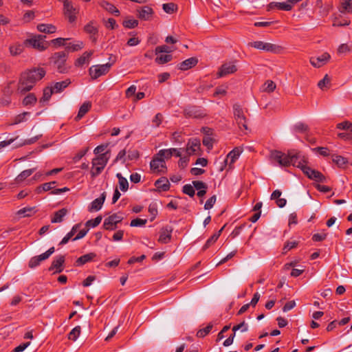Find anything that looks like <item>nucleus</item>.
I'll use <instances>...</instances> for the list:
<instances>
[{
	"label": "nucleus",
	"instance_id": "nucleus-1",
	"mask_svg": "<svg viewBox=\"0 0 352 352\" xmlns=\"http://www.w3.org/2000/svg\"><path fill=\"white\" fill-rule=\"evenodd\" d=\"M45 74L43 69H34L23 73L20 78L18 91L24 94L32 89L35 82L41 79Z\"/></svg>",
	"mask_w": 352,
	"mask_h": 352
},
{
	"label": "nucleus",
	"instance_id": "nucleus-2",
	"mask_svg": "<svg viewBox=\"0 0 352 352\" xmlns=\"http://www.w3.org/2000/svg\"><path fill=\"white\" fill-rule=\"evenodd\" d=\"M300 157L298 155H293L292 152L285 154L280 151L272 150L270 151V158L278 164L280 166H288L294 165V160Z\"/></svg>",
	"mask_w": 352,
	"mask_h": 352
},
{
	"label": "nucleus",
	"instance_id": "nucleus-3",
	"mask_svg": "<svg viewBox=\"0 0 352 352\" xmlns=\"http://www.w3.org/2000/svg\"><path fill=\"white\" fill-rule=\"evenodd\" d=\"M46 36L43 35H36L31 38L27 39L25 43H29L33 47L43 51L47 48V43L45 42Z\"/></svg>",
	"mask_w": 352,
	"mask_h": 352
},
{
	"label": "nucleus",
	"instance_id": "nucleus-4",
	"mask_svg": "<svg viewBox=\"0 0 352 352\" xmlns=\"http://www.w3.org/2000/svg\"><path fill=\"white\" fill-rule=\"evenodd\" d=\"M111 65V63H106L91 66L89 69V74L93 78H97L105 74L109 71Z\"/></svg>",
	"mask_w": 352,
	"mask_h": 352
},
{
	"label": "nucleus",
	"instance_id": "nucleus-5",
	"mask_svg": "<svg viewBox=\"0 0 352 352\" xmlns=\"http://www.w3.org/2000/svg\"><path fill=\"white\" fill-rule=\"evenodd\" d=\"M66 57L67 54L63 52H56L52 56V60L57 66V69L60 73L65 72L66 69L64 67V64L66 61Z\"/></svg>",
	"mask_w": 352,
	"mask_h": 352
},
{
	"label": "nucleus",
	"instance_id": "nucleus-6",
	"mask_svg": "<svg viewBox=\"0 0 352 352\" xmlns=\"http://www.w3.org/2000/svg\"><path fill=\"white\" fill-rule=\"evenodd\" d=\"M304 174L310 179L318 182H325L326 177L319 171L309 167H304Z\"/></svg>",
	"mask_w": 352,
	"mask_h": 352
},
{
	"label": "nucleus",
	"instance_id": "nucleus-7",
	"mask_svg": "<svg viewBox=\"0 0 352 352\" xmlns=\"http://www.w3.org/2000/svg\"><path fill=\"white\" fill-rule=\"evenodd\" d=\"M122 220V217L117 214H113L104 219L103 227L106 230H113L116 228L118 223Z\"/></svg>",
	"mask_w": 352,
	"mask_h": 352
},
{
	"label": "nucleus",
	"instance_id": "nucleus-8",
	"mask_svg": "<svg viewBox=\"0 0 352 352\" xmlns=\"http://www.w3.org/2000/svg\"><path fill=\"white\" fill-rule=\"evenodd\" d=\"M237 70L235 62H228L223 64L217 74L219 78L226 76L228 74H233Z\"/></svg>",
	"mask_w": 352,
	"mask_h": 352
},
{
	"label": "nucleus",
	"instance_id": "nucleus-9",
	"mask_svg": "<svg viewBox=\"0 0 352 352\" xmlns=\"http://www.w3.org/2000/svg\"><path fill=\"white\" fill-rule=\"evenodd\" d=\"M64 13L65 15L68 18L69 22L72 23L76 20V14L77 10L70 1H64Z\"/></svg>",
	"mask_w": 352,
	"mask_h": 352
},
{
	"label": "nucleus",
	"instance_id": "nucleus-10",
	"mask_svg": "<svg viewBox=\"0 0 352 352\" xmlns=\"http://www.w3.org/2000/svg\"><path fill=\"white\" fill-rule=\"evenodd\" d=\"M249 45L258 50H261L266 52H275L277 48L275 45L269 43H264L262 41H255L250 43Z\"/></svg>",
	"mask_w": 352,
	"mask_h": 352
},
{
	"label": "nucleus",
	"instance_id": "nucleus-11",
	"mask_svg": "<svg viewBox=\"0 0 352 352\" xmlns=\"http://www.w3.org/2000/svg\"><path fill=\"white\" fill-rule=\"evenodd\" d=\"M109 157L110 155L109 151H106L105 153H102L99 155L98 157L94 158L92 160V165L93 166H102V169H104Z\"/></svg>",
	"mask_w": 352,
	"mask_h": 352
},
{
	"label": "nucleus",
	"instance_id": "nucleus-12",
	"mask_svg": "<svg viewBox=\"0 0 352 352\" xmlns=\"http://www.w3.org/2000/svg\"><path fill=\"white\" fill-rule=\"evenodd\" d=\"M107 194L105 192H102L99 198L94 199L89 206V211H98L100 210L105 201Z\"/></svg>",
	"mask_w": 352,
	"mask_h": 352
},
{
	"label": "nucleus",
	"instance_id": "nucleus-13",
	"mask_svg": "<svg viewBox=\"0 0 352 352\" xmlns=\"http://www.w3.org/2000/svg\"><path fill=\"white\" fill-rule=\"evenodd\" d=\"M331 58V56L328 53H324L321 56L317 58L311 57L310 58L311 64L315 67H320L322 65L325 64Z\"/></svg>",
	"mask_w": 352,
	"mask_h": 352
},
{
	"label": "nucleus",
	"instance_id": "nucleus-14",
	"mask_svg": "<svg viewBox=\"0 0 352 352\" xmlns=\"http://www.w3.org/2000/svg\"><path fill=\"white\" fill-rule=\"evenodd\" d=\"M201 146L200 141L197 139H191L188 143L186 152L188 155L195 154Z\"/></svg>",
	"mask_w": 352,
	"mask_h": 352
},
{
	"label": "nucleus",
	"instance_id": "nucleus-15",
	"mask_svg": "<svg viewBox=\"0 0 352 352\" xmlns=\"http://www.w3.org/2000/svg\"><path fill=\"white\" fill-rule=\"evenodd\" d=\"M240 153L241 152L236 148L231 151L223 161L224 166L229 164L230 167L231 168L232 164L234 163V162L238 159Z\"/></svg>",
	"mask_w": 352,
	"mask_h": 352
},
{
	"label": "nucleus",
	"instance_id": "nucleus-16",
	"mask_svg": "<svg viewBox=\"0 0 352 352\" xmlns=\"http://www.w3.org/2000/svg\"><path fill=\"white\" fill-rule=\"evenodd\" d=\"M173 228L170 226H166L160 232L159 241L162 243H166L171 238V232Z\"/></svg>",
	"mask_w": 352,
	"mask_h": 352
},
{
	"label": "nucleus",
	"instance_id": "nucleus-17",
	"mask_svg": "<svg viewBox=\"0 0 352 352\" xmlns=\"http://www.w3.org/2000/svg\"><path fill=\"white\" fill-rule=\"evenodd\" d=\"M65 261V257L63 256H58L52 262V266L50 270L56 269V273H60L63 270V264Z\"/></svg>",
	"mask_w": 352,
	"mask_h": 352
},
{
	"label": "nucleus",
	"instance_id": "nucleus-18",
	"mask_svg": "<svg viewBox=\"0 0 352 352\" xmlns=\"http://www.w3.org/2000/svg\"><path fill=\"white\" fill-rule=\"evenodd\" d=\"M150 166L153 170L160 171V168H165V162L162 157L156 155L151 162Z\"/></svg>",
	"mask_w": 352,
	"mask_h": 352
},
{
	"label": "nucleus",
	"instance_id": "nucleus-19",
	"mask_svg": "<svg viewBox=\"0 0 352 352\" xmlns=\"http://www.w3.org/2000/svg\"><path fill=\"white\" fill-rule=\"evenodd\" d=\"M198 60L196 58L192 57L188 58L179 64V68L181 70H187L197 63Z\"/></svg>",
	"mask_w": 352,
	"mask_h": 352
},
{
	"label": "nucleus",
	"instance_id": "nucleus-20",
	"mask_svg": "<svg viewBox=\"0 0 352 352\" xmlns=\"http://www.w3.org/2000/svg\"><path fill=\"white\" fill-rule=\"evenodd\" d=\"M91 107V104L90 102H84L80 107L78 115L75 118V120L77 121L80 120L88 112Z\"/></svg>",
	"mask_w": 352,
	"mask_h": 352
},
{
	"label": "nucleus",
	"instance_id": "nucleus-21",
	"mask_svg": "<svg viewBox=\"0 0 352 352\" xmlns=\"http://www.w3.org/2000/svg\"><path fill=\"white\" fill-rule=\"evenodd\" d=\"M271 8H276L279 10L289 11L292 10V3L287 0L286 2H273L270 3Z\"/></svg>",
	"mask_w": 352,
	"mask_h": 352
},
{
	"label": "nucleus",
	"instance_id": "nucleus-22",
	"mask_svg": "<svg viewBox=\"0 0 352 352\" xmlns=\"http://www.w3.org/2000/svg\"><path fill=\"white\" fill-rule=\"evenodd\" d=\"M186 116L192 118H199L202 113L197 107H188L184 110Z\"/></svg>",
	"mask_w": 352,
	"mask_h": 352
},
{
	"label": "nucleus",
	"instance_id": "nucleus-23",
	"mask_svg": "<svg viewBox=\"0 0 352 352\" xmlns=\"http://www.w3.org/2000/svg\"><path fill=\"white\" fill-rule=\"evenodd\" d=\"M67 214V210L66 208H62L56 211L54 214V217L52 219V223H60L63 220V217Z\"/></svg>",
	"mask_w": 352,
	"mask_h": 352
},
{
	"label": "nucleus",
	"instance_id": "nucleus-24",
	"mask_svg": "<svg viewBox=\"0 0 352 352\" xmlns=\"http://www.w3.org/2000/svg\"><path fill=\"white\" fill-rule=\"evenodd\" d=\"M153 13V10L148 6L143 7L138 11V17L142 20H148Z\"/></svg>",
	"mask_w": 352,
	"mask_h": 352
},
{
	"label": "nucleus",
	"instance_id": "nucleus-25",
	"mask_svg": "<svg viewBox=\"0 0 352 352\" xmlns=\"http://www.w3.org/2000/svg\"><path fill=\"white\" fill-rule=\"evenodd\" d=\"M37 29L41 32L52 34L56 32V28L52 24H39Z\"/></svg>",
	"mask_w": 352,
	"mask_h": 352
},
{
	"label": "nucleus",
	"instance_id": "nucleus-26",
	"mask_svg": "<svg viewBox=\"0 0 352 352\" xmlns=\"http://www.w3.org/2000/svg\"><path fill=\"white\" fill-rule=\"evenodd\" d=\"M155 185L157 188L166 191L169 188L170 184L166 177H162L155 182Z\"/></svg>",
	"mask_w": 352,
	"mask_h": 352
},
{
	"label": "nucleus",
	"instance_id": "nucleus-27",
	"mask_svg": "<svg viewBox=\"0 0 352 352\" xmlns=\"http://www.w3.org/2000/svg\"><path fill=\"white\" fill-rule=\"evenodd\" d=\"M80 228V224L75 225L71 230L69 232H68L66 236L62 239L60 242L59 245H63L69 241V240L75 234L78 228Z\"/></svg>",
	"mask_w": 352,
	"mask_h": 352
},
{
	"label": "nucleus",
	"instance_id": "nucleus-28",
	"mask_svg": "<svg viewBox=\"0 0 352 352\" xmlns=\"http://www.w3.org/2000/svg\"><path fill=\"white\" fill-rule=\"evenodd\" d=\"M116 177L119 180V187L120 190L123 192H126L129 188V182L127 179L120 173L116 174Z\"/></svg>",
	"mask_w": 352,
	"mask_h": 352
},
{
	"label": "nucleus",
	"instance_id": "nucleus-29",
	"mask_svg": "<svg viewBox=\"0 0 352 352\" xmlns=\"http://www.w3.org/2000/svg\"><path fill=\"white\" fill-rule=\"evenodd\" d=\"M71 81L69 79H67L62 82H56L53 87V90L55 93H59L63 91V89L66 88L69 84Z\"/></svg>",
	"mask_w": 352,
	"mask_h": 352
},
{
	"label": "nucleus",
	"instance_id": "nucleus-30",
	"mask_svg": "<svg viewBox=\"0 0 352 352\" xmlns=\"http://www.w3.org/2000/svg\"><path fill=\"white\" fill-rule=\"evenodd\" d=\"M233 113L236 120H245V116L241 106L238 104H235L233 106Z\"/></svg>",
	"mask_w": 352,
	"mask_h": 352
},
{
	"label": "nucleus",
	"instance_id": "nucleus-31",
	"mask_svg": "<svg viewBox=\"0 0 352 352\" xmlns=\"http://www.w3.org/2000/svg\"><path fill=\"white\" fill-rule=\"evenodd\" d=\"M36 170V168L28 169L22 171L16 178V182H21L25 179L30 176Z\"/></svg>",
	"mask_w": 352,
	"mask_h": 352
},
{
	"label": "nucleus",
	"instance_id": "nucleus-32",
	"mask_svg": "<svg viewBox=\"0 0 352 352\" xmlns=\"http://www.w3.org/2000/svg\"><path fill=\"white\" fill-rule=\"evenodd\" d=\"M101 6L105 9L107 11L114 14L115 15H118L120 12L119 10L112 4L103 1L101 3Z\"/></svg>",
	"mask_w": 352,
	"mask_h": 352
},
{
	"label": "nucleus",
	"instance_id": "nucleus-33",
	"mask_svg": "<svg viewBox=\"0 0 352 352\" xmlns=\"http://www.w3.org/2000/svg\"><path fill=\"white\" fill-rule=\"evenodd\" d=\"M30 116V112H23V113L18 115L14 117V122L12 123V124H18L19 123L25 122L28 120L27 117Z\"/></svg>",
	"mask_w": 352,
	"mask_h": 352
},
{
	"label": "nucleus",
	"instance_id": "nucleus-34",
	"mask_svg": "<svg viewBox=\"0 0 352 352\" xmlns=\"http://www.w3.org/2000/svg\"><path fill=\"white\" fill-rule=\"evenodd\" d=\"M94 256L95 254L93 253L85 254L78 258L76 263L78 265H82L91 261Z\"/></svg>",
	"mask_w": 352,
	"mask_h": 352
},
{
	"label": "nucleus",
	"instance_id": "nucleus-35",
	"mask_svg": "<svg viewBox=\"0 0 352 352\" xmlns=\"http://www.w3.org/2000/svg\"><path fill=\"white\" fill-rule=\"evenodd\" d=\"M175 151L174 148L170 149H162L160 150L157 155L162 157L164 160V159H168L173 155V152Z\"/></svg>",
	"mask_w": 352,
	"mask_h": 352
},
{
	"label": "nucleus",
	"instance_id": "nucleus-36",
	"mask_svg": "<svg viewBox=\"0 0 352 352\" xmlns=\"http://www.w3.org/2000/svg\"><path fill=\"white\" fill-rule=\"evenodd\" d=\"M341 12H352V0H342Z\"/></svg>",
	"mask_w": 352,
	"mask_h": 352
},
{
	"label": "nucleus",
	"instance_id": "nucleus-37",
	"mask_svg": "<svg viewBox=\"0 0 352 352\" xmlns=\"http://www.w3.org/2000/svg\"><path fill=\"white\" fill-rule=\"evenodd\" d=\"M80 334V327L76 326L69 333L68 338L73 341H76Z\"/></svg>",
	"mask_w": 352,
	"mask_h": 352
},
{
	"label": "nucleus",
	"instance_id": "nucleus-38",
	"mask_svg": "<svg viewBox=\"0 0 352 352\" xmlns=\"http://www.w3.org/2000/svg\"><path fill=\"white\" fill-rule=\"evenodd\" d=\"M93 52H85L77 60H76V65L78 66H81L84 65L86 61L88 60V58L92 55Z\"/></svg>",
	"mask_w": 352,
	"mask_h": 352
},
{
	"label": "nucleus",
	"instance_id": "nucleus-39",
	"mask_svg": "<svg viewBox=\"0 0 352 352\" xmlns=\"http://www.w3.org/2000/svg\"><path fill=\"white\" fill-rule=\"evenodd\" d=\"M41 258L42 254L32 257L29 261V267L31 268H34L38 266L41 261L45 260V258Z\"/></svg>",
	"mask_w": 352,
	"mask_h": 352
},
{
	"label": "nucleus",
	"instance_id": "nucleus-40",
	"mask_svg": "<svg viewBox=\"0 0 352 352\" xmlns=\"http://www.w3.org/2000/svg\"><path fill=\"white\" fill-rule=\"evenodd\" d=\"M172 60V55L170 54H160L155 58V61L159 64H164Z\"/></svg>",
	"mask_w": 352,
	"mask_h": 352
},
{
	"label": "nucleus",
	"instance_id": "nucleus-41",
	"mask_svg": "<svg viewBox=\"0 0 352 352\" xmlns=\"http://www.w3.org/2000/svg\"><path fill=\"white\" fill-rule=\"evenodd\" d=\"M82 47H83L82 42H78L76 44H72L71 43H67L66 49L70 52H76V51H78V50H80L81 48H82Z\"/></svg>",
	"mask_w": 352,
	"mask_h": 352
},
{
	"label": "nucleus",
	"instance_id": "nucleus-42",
	"mask_svg": "<svg viewBox=\"0 0 352 352\" xmlns=\"http://www.w3.org/2000/svg\"><path fill=\"white\" fill-rule=\"evenodd\" d=\"M276 89V84L272 80H267L263 85V91L272 92Z\"/></svg>",
	"mask_w": 352,
	"mask_h": 352
},
{
	"label": "nucleus",
	"instance_id": "nucleus-43",
	"mask_svg": "<svg viewBox=\"0 0 352 352\" xmlns=\"http://www.w3.org/2000/svg\"><path fill=\"white\" fill-rule=\"evenodd\" d=\"M295 131L298 133H306L308 131V126L303 122H297L294 124Z\"/></svg>",
	"mask_w": 352,
	"mask_h": 352
},
{
	"label": "nucleus",
	"instance_id": "nucleus-44",
	"mask_svg": "<svg viewBox=\"0 0 352 352\" xmlns=\"http://www.w3.org/2000/svg\"><path fill=\"white\" fill-rule=\"evenodd\" d=\"M212 327V324H208L205 328L201 329L199 331H198L197 336L199 338L205 337L207 334L210 333Z\"/></svg>",
	"mask_w": 352,
	"mask_h": 352
},
{
	"label": "nucleus",
	"instance_id": "nucleus-45",
	"mask_svg": "<svg viewBox=\"0 0 352 352\" xmlns=\"http://www.w3.org/2000/svg\"><path fill=\"white\" fill-rule=\"evenodd\" d=\"M55 93L53 89L51 88H46L44 89L43 91V96L41 99V102H45L49 100L52 94Z\"/></svg>",
	"mask_w": 352,
	"mask_h": 352
},
{
	"label": "nucleus",
	"instance_id": "nucleus-46",
	"mask_svg": "<svg viewBox=\"0 0 352 352\" xmlns=\"http://www.w3.org/2000/svg\"><path fill=\"white\" fill-rule=\"evenodd\" d=\"M57 184L56 182L53 181L48 183L43 184L41 186L38 188V192H39L42 189L43 191H48L54 188V186Z\"/></svg>",
	"mask_w": 352,
	"mask_h": 352
},
{
	"label": "nucleus",
	"instance_id": "nucleus-47",
	"mask_svg": "<svg viewBox=\"0 0 352 352\" xmlns=\"http://www.w3.org/2000/svg\"><path fill=\"white\" fill-rule=\"evenodd\" d=\"M35 208L34 207H25L17 212L18 214L23 215V217H29L30 216V212H34Z\"/></svg>",
	"mask_w": 352,
	"mask_h": 352
},
{
	"label": "nucleus",
	"instance_id": "nucleus-48",
	"mask_svg": "<svg viewBox=\"0 0 352 352\" xmlns=\"http://www.w3.org/2000/svg\"><path fill=\"white\" fill-rule=\"evenodd\" d=\"M331 157L333 162L339 166H342L346 163V160L340 155H333Z\"/></svg>",
	"mask_w": 352,
	"mask_h": 352
},
{
	"label": "nucleus",
	"instance_id": "nucleus-49",
	"mask_svg": "<svg viewBox=\"0 0 352 352\" xmlns=\"http://www.w3.org/2000/svg\"><path fill=\"white\" fill-rule=\"evenodd\" d=\"M248 324L245 321H243L239 324L234 326L232 331L236 332L238 330H241V332H246L248 331Z\"/></svg>",
	"mask_w": 352,
	"mask_h": 352
},
{
	"label": "nucleus",
	"instance_id": "nucleus-50",
	"mask_svg": "<svg viewBox=\"0 0 352 352\" xmlns=\"http://www.w3.org/2000/svg\"><path fill=\"white\" fill-rule=\"evenodd\" d=\"M138 25V21L135 19H126L123 21V25L127 28H133Z\"/></svg>",
	"mask_w": 352,
	"mask_h": 352
},
{
	"label": "nucleus",
	"instance_id": "nucleus-51",
	"mask_svg": "<svg viewBox=\"0 0 352 352\" xmlns=\"http://www.w3.org/2000/svg\"><path fill=\"white\" fill-rule=\"evenodd\" d=\"M102 219L101 216H98L94 219L89 220L86 223V226L95 228L100 223Z\"/></svg>",
	"mask_w": 352,
	"mask_h": 352
},
{
	"label": "nucleus",
	"instance_id": "nucleus-52",
	"mask_svg": "<svg viewBox=\"0 0 352 352\" xmlns=\"http://www.w3.org/2000/svg\"><path fill=\"white\" fill-rule=\"evenodd\" d=\"M172 52V49L167 45L158 46L155 48V52L156 55L161 53H170Z\"/></svg>",
	"mask_w": 352,
	"mask_h": 352
},
{
	"label": "nucleus",
	"instance_id": "nucleus-53",
	"mask_svg": "<svg viewBox=\"0 0 352 352\" xmlns=\"http://www.w3.org/2000/svg\"><path fill=\"white\" fill-rule=\"evenodd\" d=\"M183 192L191 197H192L195 194L193 186L191 184L184 185L183 187Z\"/></svg>",
	"mask_w": 352,
	"mask_h": 352
},
{
	"label": "nucleus",
	"instance_id": "nucleus-54",
	"mask_svg": "<svg viewBox=\"0 0 352 352\" xmlns=\"http://www.w3.org/2000/svg\"><path fill=\"white\" fill-rule=\"evenodd\" d=\"M36 101L35 96L32 94L28 95L23 100L24 105H30L34 104Z\"/></svg>",
	"mask_w": 352,
	"mask_h": 352
},
{
	"label": "nucleus",
	"instance_id": "nucleus-55",
	"mask_svg": "<svg viewBox=\"0 0 352 352\" xmlns=\"http://www.w3.org/2000/svg\"><path fill=\"white\" fill-rule=\"evenodd\" d=\"M162 7H163V10L166 13H169V14L173 13L174 12V10H175V8H177L176 5L173 3H164Z\"/></svg>",
	"mask_w": 352,
	"mask_h": 352
},
{
	"label": "nucleus",
	"instance_id": "nucleus-56",
	"mask_svg": "<svg viewBox=\"0 0 352 352\" xmlns=\"http://www.w3.org/2000/svg\"><path fill=\"white\" fill-rule=\"evenodd\" d=\"M23 51V47L21 45L18 44L16 45L10 46V52L12 55H18L20 54Z\"/></svg>",
	"mask_w": 352,
	"mask_h": 352
},
{
	"label": "nucleus",
	"instance_id": "nucleus-57",
	"mask_svg": "<svg viewBox=\"0 0 352 352\" xmlns=\"http://www.w3.org/2000/svg\"><path fill=\"white\" fill-rule=\"evenodd\" d=\"M41 136V135H37L34 137H32L28 140H24L23 142H21L16 145V146H21L25 144H32L34 143L38 138Z\"/></svg>",
	"mask_w": 352,
	"mask_h": 352
},
{
	"label": "nucleus",
	"instance_id": "nucleus-58",
	"mask_svg": "<svg viewBox=\"0 0 352 352\" xmlns=\"http://www.w3.org/2000/svg\"><path fill=\"white\" fill-rule=\"evenodd\" d=\"M146 219H135L131 221L130 226L133 227H141L146 224Z\"/></svg>",
	"mask_w": 352,
	"mask_h": 352
},
{
	"label": "nucleus",
	"instance_id": "nucleus-59",
	"mask_svg": "<svg viewBox=\"0 0 352 352\" xmlns=\"http://www.w3.org/2000/svg\"><path fill=\"white\" fill-rule=\"evenodd\" d=\"M67 40H69V38H57L52 40L51 43L55 45H58V46L63 45V46L66 47V45H67L66 41Z\"/></svg>",
	"mask_w": 352,
	"mask_h": 352
},
{
	"label": "nucleus",
	"instance_id": "nucleus-60",
	"mask_svg": "<svg viewBox=\"0 0 352 352\" xmlns=\"http://www.w3.org/2000/svg\"><path fill=\"white\" fill-rule=\"evenodd\" d=\"M216 200H217V197L215 195H213L212 197H211L205 204L204 209L209 210V209L212 208L213 207L214 203L216 202Z\"/></svg>",
	"mask_w": 352,
	"mask_h": 352
},
{
	"label": "nucleus",
	"instance_id": "nucleus-61",
	"mask_svg": "<svg viewBox=\"0 0 352 352\" xmlns=\"http://www.w3.org/2000/svg\"><path fill=\"white\" fill-rule=\"evenodd\" d=\"M213 139L208 135H205L203 139V144L206 146L208 149L212 148V147Z\"/></svg>",
	"mask_w": 352,
	"mask_h": 352
},
{
	"label": "nucleus",
	"instance_id": "nucleus-62",
	"mask_svg": "<svg viewBox=\"0 0 352 352\" xmlns=\"http://www.w3.org/2000/svg\"><path fill=\"white\" fill-rule=\"evenodd\" d=\"M192 185L193 187L197 190L207 188V185L201 181H193Z\"/></svg>",
	"mask_w": 352,
	"mask_h": 352
},
{
	"label": "nucleus",
	"instance_id": "nucleus-63",
	"mask_svg": "<svg viewBox=\"0 0 352 352\" xmlns=\"http://www.w3.org/2000/svg\"><path fill=\"white\" fill-rule=\"evenodd\" d=\"M219 237V234H214L212 235L210 239H208L206 243V244L204 246V250L207 249L212 243L215 242L218 238Z\"/></svg>",
	"mask_w": 352,
	"mask_h": 352
},
{
	"label": "nucleus",
	"instance_id": "nucleus-64",
	"mask_svg": "<svg viewBox=\"0 0 352 352\" xmlns=\"http://www.w3.org/2000/svg\"><path fill=\"white\" fill-rule=\"evenodd\" d=\"M126 154H127V159L129 160H135L139 156V153H138V151H136V150H132V151L129 150V151H126Z\"/></svg>",
	"mask_w": 352,
	"mask_h": 352
}]
</instances>
